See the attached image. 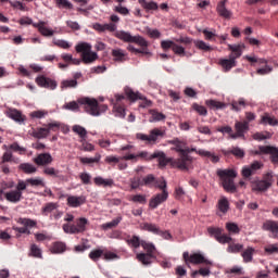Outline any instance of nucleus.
<instances>
[{
  "label": "nucleus",
  "mask_w": 278,
  "mask_h": 278,
  "mask_svg": "<svg viewBox=\"0 0 278 278\" xmlns=\"http://www.w3.org/2000/svg\"><path fill=\"white\" fill-rule=\"evenodd\" d=\"M123 100H125V96L115 94V103L113 106V112H115V116H118L119 118H125V106L121 104Z\"/></svg>",
  "instance_id": "412c9836"
},
{
  "label": "nucleus",
  "mask_w": 278,
  "mask_h": 278,
  "mask_svg": "<svg viewBox=\"0 0 278 278\" xmlns=\"http://www.w3.org/2000/svg\"><path fill=\"white\" fill-rule=\"evenodd\" d=\"M273 172H269L263 176L262 180H254L251 184L252 192H266L273 187Z\"/></svg>",
  "instance_id": "1a4fd4ad"
},
{
  "label": "nucleus",
  "mask_w": 278,
  "mask_h": 278,
  "mask_svg": "<svg viewBox=\"0 0 278 278\" xmlns=\"http://www.w3.org/2000/svg\"><path fill=\"white\" fill-rule=\"evenodd\" d=\"M52 253H64L66 251V243L64 242H54L51 248Z\"/></svg>",
  "instance_id": "5fc2aeb1"
},
{
  "label": "nucleus",
  "mask_w": 278,
  "mask_h": 278,
  "mask_svg": "<svg viewBox=\"0 0 278 278\" xmlns=\"http://www.w3.org/2000/svg\"><path fill=\"white\" fill-rule=\"evenodd\" d=\"M218 212L227 214L229 212V200L226 197H222L216 205Z\"/></svg>",
  "instance_id": "473e14b6"
},
{
  "label": "nucleus",
  "mask_w": 278,
  "mask_h": 278,
  "mask_svg": "<svg viewBox=\"0 0 278 278\" xmlns=\"http://www.w3.org/2000/svg\"><path fill=\"white\" fill-rule=\"evenodd\" d=\"M143 186H148V188H154L155 184H157V178L152 174H149L143 179Z\"/></svg>",
  "instance_id": "3c124183"
},
{
  "label": "nucleus",
  "mask_w": 278,
  "mask_h": 278,
  "mask_svg": "<svg viewBox=\"0 0 278 278\" xmlns=\"http://www.w3.org/2000/svg\"><path fill=\"white\" fill-rule=\"evenodd\" d=\"M122 220H123V216H118L115 219H113L112 222L102 224L101 229H103L104 231H108V229H114V228L118 227V224Z\"/></svg>",
  "instance_id": "ea45409f"
},
{
  "label": "nucleus",
  "mask_w": 278,
  "mask_h": 278,
  "mask_svg": "<svg viewBox=\"0 0 278 278\" xmlns=\"http://www.w3.org/2000/svg\"><path fill=\"white\" fill-rule=\"evenodd\" d=\"M127 243L130 244L134 249H139L142 247V241L138 236H132L130 239L127 240Z\"/></svg>",
  "instance_id": "680f3d73"
},
{
  "label": "nucleus",
  "mask_w": 278,
  "mask_h": 278,
  "mask_svg": "<svg viewBox=\"0 0 278 278\" xmlns=\"http://www.w3.org/2000/svg\"><path fill=\"white\" fill-rule=\"evenodd\" d=\"M54 210H58V203L49 202L42 208V213L47 216V214H51Z\"/></svg>",
  "instance_id": "0e129e2a"
},
{
  "label": "nucleus",
  "mask_w": 278,
  "mask_h": 278,
  "mask_svg": "<svg viewBox=\"0 0 278 278\" xmlns=\"http://www.w3.org/2000/svg\"><path fill=\"white\" fill-rule=\"evenodd\" d=\"M58 129H60V123L58 122L49 123L46 125V128L43 127L33 128L30 136H33V138H37L38 140H42L45 138H48L51 131H58Z\"/></svg>",
  "instance_id": "9d476101"
},
{
  "label": "nucleus",
  "mask_w": 278,
  "mask_h": 278,
  "mask_svg": "<svg viewBox=\"0 0 278 278\" xmlns=\"http://www.w3.org/2000/svg\"><path fill=\"white\" fill-rule=\"evenodd\" d=\"M88 225V219L86 217H80L76 219L75 224H63L62 229L64 233L77 235L84 233Z\"/></svg>",
  "instance_id": "6e6552de"
},
{
  "label": "nucleus",
  "mask_w": 278,
  "mask_h": 278,
  "mask_svg": "<svg viewBox=\"0 0 278 278\" xmlns=\"http://www.w3.org/2000/svg\"><path fill=\"white\" fill-rule=\"evenodd\" d=\"M139 186H144L143 180L140 177H134L130 179V188L131 190H138Z\"/></svg>",
  "instance_id": "69168bd1"
},
{
  "label": "nucleus",
  "mask_w": 278,
  "mask_h": 278,
  "mask_svg": "<svg viewBox=\"0 0 278 278\" xmlns=\"http://www.w3.org/2000/svg\"><path fill=\"white\" fill-rule=\"evenodd\" d=\"M137 260L141 262L143 266H151V264H153L152 260H155V254L139 253L137 254Z\"/></svg>",
  "instance_id": "cd10ccee"
},
{
  "label": "nucleus",
  "mask_w": 278,
  "mask_h": 278,
  "mask_svg": "<svg viewBox=\"0 0 278 278\" xmlns=\"http://www.w3.org/2000/svg\"><path fill=\"white\" fill-rule=\"evenodd\" d=\"M79 179L84 186H90L92 184V176L89 173H80Z\"/></svg>",
  "instance_id": "052dcab7"
},
{
  "label": "nucleus",
  "mask_w": 278,
  "mask_h": 278,
  "mask_svg": "<svg viewBox=\"0 0 278 278\" xmlns=\"http://www.w3.org/2000/svg\"><path fill=\"white\" fill-rule=\"evenodd\" d=\"M261 125H270L271 127H275L278 125V119L275 118V116L265 113L261 118Z\"/></svg>",
  "instance_id": "72a5a7b5"
},
{
  "label": "nucleus",
  "mask_w": 278,
  "mask_h": 278,
  "mask_svg": "<svg viewBox=\"0 0 278 278\" xmlns=\"http://www.w3.org/2000/svg\"><path fill=\"white\" fill-rule=\"evenodd\" d=\"M236 134H230L232 140L242 138L244 140V134L249 130V122H236L235 124Z\"/></svg>",
  "instance_id": "4468645a"
},
{
  "label": "nucleus",
  "mask_w": 278,
  "mask_h": 278,
  "mask_svg": "<svg viewBox=\"0 0 278 278\" xmlns=\"http://www.w3.org/2000/svg\"><path fill=\"white\" fill-rule=\"evenodd\" d=\"M227 0L218 2L216 11L223 18H231V11L227 10Z\"/></svg>",
  "instance_id": "393cba45"
},
{
  "label": "nucleus",
  "mask_w": 278,
  "mask_h": 278,
  "mask_svg": "<svg viewBox=\"0 0 278 278\" xmlns=\"http://www.w3.org/2000/svg\"><path fill=\"white\" fill-rule=\"evenodd\" d=\"M207 232L210 236H213L215 240L223 233V228H216V227H208Z\"/></svg>",
  "instance_id": "338daca9"
},
{
  "label": "nucleus",
  "mask_w": 278,
  "mask_h": 278,
  "mask_svg": "<svg viewBox=\"0 0 278 278\" xmlns=\"http://www.w3.org/2000/svg\"><path fill=\"white\" fill-rule=\"evenodd\" d=\"M125 94L129 101H142L139 104V108H151L152 102L151 100H148L144 96H142L140 92H135L131 88L125 89Z\"/></svg>",
  "instance_id": "9b49d317"
},
{
  "label": "nucleus",
  "mask_w": 278,
  "mask_h": 278,
  "mask_svg": "<svg viewBox=\"0 0 278 278\" xmlns=\"http://www.w3.org/2000/svg\"><path fill=\"white\" fill-rule=\"evenodd\" d=\"M225 155H235V157L242 159L244 157V150L240 149L239 147H233L230 150L224 151Z\"/></svg>",
  "instance_id": "c03bdc74"
},
{
  "label": "nucleus",
  "mask_w": 278,
  "mask_h": 278,
  "mask_svg": "<svg viewBox=\"0 0 278 278\" xmlns=\"http://www.w3.org/2000/svg\"><path fill=\"white\" fill-rule=\"evenodd\" d=\"M34 164L37 166H49L50 164H53V156H51V153H40L35 159H33Z\"/></svg>",
  "instance_id": "aec40b11"
},
{
  "label": "nucleus",
  "mask_w": 278,
  "mask_h": 278,
  "mask_svg": "<svg viewBox=\"0 0 278 278\" xmlns=\"http://www.w3.org/2000/svg\"><path fill=\"white\" fill-rule=\"evenodd\" d=\"M166 136V130L163 128H153L150 130L149 135H144L142 132L136 134V139L141 140V142H146V144H157V141L161 138Z\"/></svg>",
  "instance_id": "423d86ee"
},
{
  "label": "nucleus",
  "mask_w": 278,
  "mask_h": 278,
  "mask_svg": "<svg viewBox=\"0 0 278 278\" xmlns=\"http://www.w3.org/2000/svg\"><path fill=\"white\" fill-rule=\"evenodd\" d=\"M72 131H74V134H77V136H79L80 140H85L86 138H88V130H86L80 125H74L72 127Z\"/></svg>",
  "instance_id": "a18cd8bd"
},
{
  "label": "nucleus",
  "mask_w": 278,
  "mask_h": 278,
  "mask_svg": "<svg viewBox=\"0 0 278 278\" xmlns=\"http://www.w3.org/2000/svg\"><path fill=\"white\" fill-rule=\"evenodd\" d=\"M7 116L16 123H25V116H23V113L16 109H9L7 111Z\"/></svg>",
  "instance_id": "bb28decb"
},
{
  "label": "nucleus",
  "mask_w": 278,
  "mask_h": 278,
  "mask_svg": "<svg viewBox=\"0 0 278 278\" xmlns=\"http://www.w3.org/2000/svg\"><path fill=\"white\" fill-rule=\"evenodd\" d=\"M80 164H99L101 162V154L96 153L94 157H80Z\"/></svg>",
  "instance_id": "09e8293b"
},
{
  "label": "nucleus",
  "mask_w": 278,
  "mask_h": 278,
  "mask_svg": "<svg viewBox=\"0 0 278 278\" xmlns=\"http://www.w3.org/2000/svg\"><path fill=\"white\" fill-rule=\"evenodd\" d=\"M54 3L59 10H73V4L68 0H54Z\"/></svg>",
  "instance_id": "8fccbe9b"
},
{
  "label": "nucleus",
  "mask_w": 278,
  "mask_h": 278,
  "mask_svg": "<svg viewBox=\"0 0 278 278\" xmlns=\"http://www.w3.org/2000/svg\"><path fill=\"white\" fill-rule=\"evenodd\" d=\"M86 203V197L84 195H68L67 197V205L68 207H81Z\"/></svg>",
  "instance_id": "b1692460"
},
{
  "label": "nucleus",
  "mask_w": 278,
  "mask_h": 278,
  "mask_svg": "<svg viewBox=\"0 0 278 278\" xmlns=\"http://www.w3.org/2000/svg\"><path fill=\"white\" fill-rule=\"evenodd\" d=\"M138 3L147 12H155V11L160 10V5L157 4V2H155L153 0H151V1L138 0Z\"/></svg>",
  "instance_id": "a878e982"
},
{
  "label": "nucleus",
  "mask_w": 278,
  "mask_h": 278,
  "mask_svg": "<svg viewBox=\"0 0 278 278\" xmlns=\"http://www.w3.org/2000/svg\"><path fill=\"white\" fill-rule=\"evenodd\" d=\"M89 257L92 260V262H99V260L103 257V250L101 249L92 250L89 253Z\"/></svg>",
  "instance_id": "13d9d810"
},
{
  "label": "nucleus",
  "mask_w": 278,
  "mask_h": 278,
  "mask_svg": "<svg viewBox=\"0 0 278 278\" xmlns=\"http://www.w3.org/2000/svg\"><path fill=\"white\" fill-rule=\"evenodd\" d=\"M26 184L31 186L33 188H45V179L37 177V178H28L26 179Z\"/></svg>",
  "instance_id": "a19ab883"
},
{
  "label": "nucleus",
  "mask_w": 278,
  "mask_h": 278,
  "mask_svg": "<svg viewBox=\"0 0 278 278\" xmlns=\"http://www.w3.org/2000/svg\"><path fill=\"white\" fill-rule=\"evenodd\" d=\"M205 103L211 110H225L227 108L226 103L216 100H206Z\"/></svg>",
  "instance_id": "58836bf2"
},
{
  "label": "nucleus",
  "mask_w": 278,
  "mask_h": 278,
  "mask_svg": "<svg viewBox=\"0 0 278 278\" xmlns=\"http://www.w3.org/2000/svg\"><path fill=\"white\" fill-rule=\"evenodd\" d=\"M42 173L48 177H56L58 179H62V177H64L60 175V170L55 169L54 167H49L48 165L43 167Z\"/></svg>",
  "instance_id": "79ce46f5"
},
{
  "label": "nucleus",
  "mask_w": 278,
  "mask_h": 278,
  "mask_svg": "<svg viewBox=\"0 0 278 278\" xmlns=\"http://www.w3.org/2000/svg\"><path fill=\"white\" fill-rule=\"evenodd\" d=\"M112 56L114 62H125L127 54L123 49H114L112 50Z\"/></svg>",
  "instance_id": "e433bc0d"
},
{
  "label": "nucleus",
  "mask_w": 278,
  "mask_h": 278,
  "mask_svg": "<svg viewBox=\"0 0 278 278\" xmlns=\"http://www.w3.org/2000/svg\"><path fill=\"white\" fill-rule=\"evenodd\" d=\"M29 116L31 118H45L46 116H49V111L47 110H37L29 113Z\"/></svg>",
  "instance_id": "6e6d98bb"
},
{
  "label": "nucleus",
  "mask_w": 278,
  "mask_h": 278,
  "mask_svg": "<svg viewBox=\"0 0 278 278\" xmlns=\"http://www.w3.org/2000/svg\"><path fill=\"white\" fill-rule=\"evenodd\" d=\"M92 29L94 31H98L99 34H105V31H110L111 34H116V29H118V26L115 23H109V24H101V23H94L92 24Z\"/></svg>",
  "instance_id": "f3484780"
},
{
  "label": "nucleus",
  "mask_w": 278,
  "mask_h": 278,
  "mask_svg": "<svg viewBox=\"0 0 278 278\" xmlns=\"http://www.w3.org/2000/svg\"><path fill=\"white\" fill-rule=\"evenodd\" d=\"M182 257L185 262H189L190 264H210L201 253H193L190 255L188 252H185Z\"/></svg>",
  "instance_id": "a211bd4d"
},
{
  "label": "nucleus",
  "mask_w": 278,
  "mask_h": 278,
  "mask_svg": "<svg viewBox=\"0 0 278 278\" xmlns=\"http://www.w3.org/2000/svg\"><path fill=\"white\" fill-rule=\"evenodd\" d=\"M35 27H37L41 36L51 37L54 34L53 30L45 26V22H39L38 24L35 25Z\"/></svg>",
  "instance_id": "c9c22d12"
},
{
  "label": "nucleus",
  "mask_w": 278,
  "mask_h": 278,
  "mask_svg": "<svg viewBox=\"0 0 278 278\" xmlns=\"http://www.w3.org/2000/svg\"><path fill=\"white\" fill-rule=\"evenodd\" d=\"M255 253V249L248 248L242 252V257L245 263L253 262V254Z\"/></svg>",
  "instance_id": "603ef678"
},
{
  "label": "nucleus",
  "mask_w": 278,
  "mask_h": 278,
  "mask_svg": "<svg viewBox=\"0 0 278 278\" xmlns=\"http://www.w3.org/2000/svg\"><path fill=\"white\" fill-rule=\"evenodd\" d=\"M115 38H118V40H123V42H134L135 45H138L141 49H138L134 47L132 45H129L127 47L128 51L130 53H135V55H138V53H141V55H151V52H149V41L144 39V37L138 35V36H131L130 33H127L125 30H117L114 33Z\"/></svg>",
  "instance_id": "f03ea898"
},
{
  "label": "nucleus",
  "mask_w": 278,
  "mask_h": 278,
  "mask_svg": "<svg viewBox=\"0 0 278 278\" xmlns=\"http://www.w3.org/2000/svg\"><path fill=\"white\" fill-rule=\"evenodd\" d=\"M4 198L9 203H21L23 201V192H18L16 189L4 193Z\"/></svg>",
  "instance_id": "5701e85b"
},
{
  "label": "nucleus",
  "mask_w": 278,
  "mask_h": 278,
  "mask_svg": "<svg viewBox=\"0 0 278 278\" xmlns=\"http://www.w3.org/2000/svg\"><path fill=\"white\" fill-rule=\"evenodd\" d=\"M93 184H96V186H102L103 188H112L114 186V179H104L103 177L98 176L93 178Z\"/></svg>",
  "instance_id": "c756f323"
},
{
  "label": "nucleus",
  "mask_w": 278,
  "mask_h": 278,
  "mask_svg": "<svg viewBox=\"0 0 278 278\" xmlns=\"http://www.w3.org/2000/svg\"><path fill=\"white\" fill-rule=\"evenodd\" d=\"M216 175L219 177V181L226 192H229L230 194L238 192V187H236V182H233V179L238 177V173H236V170L217 169Z\"/></svg>",
  "instance_id": "20e7f679"
},
{
  "label": "nucleus",
  "mask_w": 278,
  "mask_h": 278,
  "mask_svg": "<svg viewBox=\"0 0 278 278\" xmlns=\"http://www.w3.org/2000/svg\"><path fill=\"white\" fill-rule=\"evenodd\" d=\"M219 65L224 68L225 73H229L236 66V61H231V59H220Z\"/></svg>",
  "instance_id": "f704fd0d"
},
{
  "label": "nucleus",
  "mask_w": 278,
  "mask_h": 278,
  "mask_svg": "<svg viewBox=\"0 0 278 278\" xmlns=\"http://www.w3.org/2000/svg\"><path fill=\"white\" fill-rule=\"evenodd\" d=\"M18 223L21 225H24V227H26V229H27V227L31 228V227H36L38 225V223L36 220L30 219V218H20Z\"/></svg>",
  "instance_id": "e2e57ef3"
},
{
  "label": "nucleus",
  "mask_w": 278,
  "mask_h": 278,
  "mask_svg": "<svg viewBox=\"0 0 278 278\" xmlns=\"http://www.w3.org/2000/svg\"><path fill=\"white\" fill-rule=\"evenodd\" d=\"M141 228L143 229V231H149L150 233H154V236H159L161 230L160 227H157V225L151 224V223H143L141 225Z\"/></svg>",
  "instance_id": "4c0bfd02"
},
{
  "label": "nucleus",
  "mask_w": 278,
  "mask_h": 278,
  "mask_svg": "<svg viewBox=\"0 0 278 278\" xmlns=\"http://www.w3.org/2000/svg\"><path fill=\"white\" fill-rule=\"evenodd\" d=\"M52 42L55 47H59V49H71L73 47V43L64 39H53Z\"/></svg>",
  "instance_id": "864d4df0"
},
{
  "label": "nucleus",
  "mask_w": 278,
  "mask_h": 278,
  "mask_svg": "<svg viewBox=\"0 0 278 278\" xmlns=\"http://www.w3.org/2000/svg\"><path fill=\"white\" fill-rule=\"evenodd\" d=\"M261 152L264 153V155H269V160L271 164H275L278 166V148L274 146H266L261 147Z\"/></svg>",
  "instance_id": "6ab92c4d"
},
{
  "label": "nucleus",
  "mask_w": 278,
  "mask_h": 278,
  "mask_svg": "<svg viewBox=\"0 0 278 278\" xmlns=\"http://www.w3.org/2000/svg\"><path fill=\"white\" fill-rule=\"evenodd\" d=\"M79 105H83L85 112L90 114V116H101L103 112H108V105L99 104V101L94 98H80L78 99V102H67L63 108L71 112H79Z\"/></svg>",
  "instance_id": "f257e3e1"
},
{
  "label": "nucleus",
  "mask_w": 278,
  "mask_h": 278,
  "mask_svg": "<svg viewBox=\"0 0 278 278\" xmlns=\"http://www.w3.org/2000/svg\"><path fill=\"white\" fill-rule=\"evenodd\" d=\"M18 170H22L25 175H34V173L38 172V168L31 163H21L18 165Z\"/></svg>",
  "instance_id": "2f4dec72"
},
{
  "label": "nucleus",
  "mask_w": 278,
  "mask_h": 278,
  "mask_svg": "<svg viewBox=\"0 0 278 278\" xmlns=\"http://www.w3.org/2000/svg\"><path fill=\"white\" fill-rule=\"evenodd\" d=\"M78 83L77 80L72 79H64L61 81L60 88L61 90H68V88H77Z\"/></svg>",
  "instance_id": "de8ad7c7"
},
{
  "label": "nucleus",
  "mask_w": 278,
  "mask_h": 278,
  "mask_svg": "<svg viewBox=\"0 0 278 278\" xmlns=\"http://www.w3.org/2000/svg\"><path fill=\"white\" fill-rule=\"evenodd\" d=\"M226 229L229 233H240V227H238V224L236 223H227Z\"/></svg>",
  "instance_id": "774afa93"
},
{
  "label": "nucleus",
  "mask_w": 278,
  "mask_h": 278,
  "mask_svg": "<svg viewBox=\"0 0 278 278\" xmlns=\"http://www.w3.org/2000/svg\"><path fill=\"white\" fill-rule=\"evenodd\" d=\"M262 229L264 231H269L273 233L274 238H277L278 236V222L273 219H267L263 223Z\"/></svg>",
  "instance_id": "4be33fe9"
},
{
  "label": "nucleus",
  "mask_w": 278,
  "mask_h": 278,
  "mask_svg": "<svg viewBox=\"0 0 278 278\" xmlns=\"http://www.w3.org/2000/svg\"><path fill=\"white\" fill-rule=\"evenodd\" d=\"M155 159H159L160 168H166V166L170 164L172 168H179V170H188L187 168L180 167L179 163H175L177 162V159L166 157V153L162 151H156L151 155H149L148 153V160H155Z\"/></svg>",
  "instance_id": "0eeeda50"
},
{
  "label": "nucleus",
  "mask_w": 278,
  "mask_h": 278,
  "mask_svg": "<svg viewBox=\"0 0 278 278\" xmlns=\"http://www.w3.org/2000/svg\"><path fill=\"white\" fill-rule=\"evenodd\" d=\"M80 151L92 152L94 151V144L86 141V139H80Z\"/></svg>",
  "instance_id": "4d7b16f0"
},
{
  "label": "nucleus",
  "mask_w": 278,
  "mask_h": 278,
  "mask_svg": "<svg viewBox=\"0 0 278 278\" xmlns=\"http://www.w3.org/2000/svg\"><path fill=\"white\" fill-rule=\"evenodd\" d=\"M169 144H174V151H176V153H179V157L176 159V164H179L181 168H186L187 170H189L190 166H192V156L189 155L190 148L184 149L185 143L177 138L170 140Z\"/></svg>",
  "instance_id": "7ed1b4c3"
},
{
  "label": "nucleus",
  "mask_w": 278,
  "mask_h": 278,
  "mask_svg": "<svg viewBox=\"0 0 278 278\" xmlns=\"http://www.w3.org/2000/svg\"><path fill=\"white\" fill-rule=\"evenodd\" d=\"M151 117L150 123H160V121H166V115L160 113L159 111L151 110L150 111Z\"/></svg>",
  "instance_id": "49530a36"
},
{
  "label": "nucleus",
  "mask_w": 278,
  "mask_h": 278,
  "mask_svg": "<svg viewBox=\"0 0 278 278\" xmlns=\"http://www.w3.org/2000/svg\"><path fill=\"white\" fill-rule=\"evenodd\" d=\"M35 81L39 88H47L48 90H55V88H58V81L46 77L45 75L38 76Z\"/></svg>",
  "instance_id": "2eb2a0df"
},
{
  "label": "nucleus",
  "mask_w": 278,
  "mask_h": 278,
  "mask_svg": "<svg viewBox=\"0 0 278 278\" xmlns=\"http://www.w3.org/2000/svg\"><path fill=\"white\" fill-rule=\"evenodd\" d=\"M75 49L76 53H81V62L84 64H92L99 58L97 52H92V46L88 42H80L76 45Z\"/></svg>",
  "instance_id": "39448f33"
},
{
  "label": "nucleus",
  "mask_w": 278,
  "mask_h": 278,
  "mask_svg": "<svg viewBox=\"0 0 278 278\" xmlns=\"http://www.w3.org/2000/svg\"><path fill=\"white\" fill-rule=\"evenodd\" d=\"M263 167H264V164H262V162L254 161L251 165L244 166L242 168V172H241L242 177H244L245 179H249V177H252V175H255V173H257V170H260Z\"/></svg>",
  "instance_id": "dca6fc26"
},
{
  "label": "nucleus",
  "mask_w": 278,
  "mask_h": 278,
  "mask_svg": "<svg viewBox=\"0 0 278 278\" xmlns=\"http://www.w3.org/2000/svg\"><path fill=\"white\" fill-rule=\"evenodd\" d=\"M138 157L141 160H149V152L147 151H141L138 154H126L122 157V160L126 161H132V162H138Z\"/></svg>",
  "instance_id": "7c9ffc66"
},
{
  "label": "nucleus",
  "mask_w": 278,
  "mask_h": 278,
  "mask_svg": "<svg viewBox=\"0 0 278 278\" xmlns=\"http://www.w3.org/2000/svg\"><path fill=\"white\" fill-rule=\"evenodd\" d=\"M166 201H168V190H164L161 193L153 195L150 199L149 207H151V210H157V206L162 205V203H166Z\"/></svg>",
  "instance_id": "ddd939ff"
},
{
  "label": "nucleus",
  "mask_w": 278,
  "mask_h": 278,
  "mask_svg": "<svg viewBox=\"0 0 278 278\" xmlns=\"http://www.w3.org/2000/svg\"><path fill=\"white\" fill-rule=\"evenodd\" d=\"M247 108V101L244 98H240L239 100H232L230 103V110L232 112H242Z\"/></svg>",
  "instance_id": "c85d7f7f"
},
{
  "label": "nucleus",
  "mask_w": 278,
  "mask_h": 278,
  "mask_svg": "<svg viewBox=\"0 0 278 278\" xmlns=\"http://www.w3.org/2000/svg\"><path fill=\"white\" fill-rule=\"evenodd\" d=\"M198 155H201L202 157H210L211 162L213 164H217V162H220V157H218L216 154L205 151V150H199Z\"/></svg>",
  "instance_id": "37998d69"
},
{
  "label": "nucleus",
  "mask_w": 278,
  "mask_h": 278,
  "mask_svg": "<svg viewBox=\"0 0 278 278\" xmlns=\"http://www.w3.org/2000/svg\"><path fill=\"white\" fill-rule=\"evenodd\" d=\"M141 247L147 251L146 254L153 255L155 253V245L153 243H149L147 241H141Z\"/></svg>",
  "instance_id": "bf43d9fd"
},
{
  "label": "nucleus",
  "mask_w": 278,
  "mask_h": 278,
  "mask_svg": "<svg viewBox=\"0 0 278 278\" xmlns=\"http://www.w3.org/2000/svg\"><path fill=\"white\" fill-rule=\"evenodd\" d=\"M161 47L164 51H168V49H172L175 55H179L180 58H184L186 55V48L177 45V42L173 40H163L161 42Z\"/></svg>",
  "instance_id": "f8f14e48"
}]
</instances>
